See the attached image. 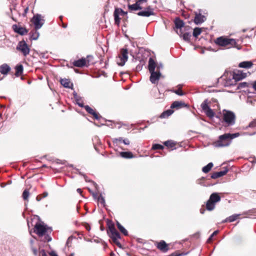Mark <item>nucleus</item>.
I'll list each match as a JSON object with an SVG mask.
<instances>
[{
    "instance_id": "f257e3e1",
    "label": "nucleus",
    "mask_w": 256,
    "mask_h": 256,
    "mask_svg": "<svg viewBox=\"0 0 256 256\" xmlns=\"http://www.w3.org/2000/svg\"><path fill=\"white\" fill-rule=\"evenodd\" d=\"M156 66V63L154 60L152 58H150L148 60V68L150 73V81L152 84H156L159 80L161 73L158 71H155Z\"/></svg>"
},
{
    "instance_id": "f03ea898",
    "label": "nucleus",
    "mask_w": 256,
    "mask_h": 256,
    "mask_svg": "<svg viewBox=\"0 0 256 256\" xmlns=\"http://www.w3.org/2000/svg\"><path fill=\"white\" fill-rule=\"evenodd\" d=\"M232 142L228 133L220 135L218 136V139L213 142L212 145L214 148H222L228 146Z\"/></svg>"
},
{
    "instance_id": "7ed1b4c3",
    "label": "nucleus",
    "mask_w": 256,
    "mask_h": 256,
    "mask_svg": "<svg viewBox=\"0 0 256 256\" xmlns=\"http://www.w3.org/2000/svg\"><path fill=\"white\" fill-rule=\"evenodd\" d=\"M46 230L47 228L46 226L40 223H38L35 225L34 232L40 237L42 238L43 236H44V238L42 239V240L44 242H50L52 238L49 236H46Z\"/></svg>"
},
{
    "instance_id": "20e7f679",
    "label": "nucleus",
    "mask_w": 256,
    "mask_h": 256,
    "mask_svg": "<svg viewBox=\"0 0 256 256\" xmlns=\"http://www.w3.org/2000/svg\"><path fill=\"white\" fill-rule=\"evenodd\" d=\"M220 200V196L218 193H212L210 196L206 203V208L209 211L212 210L215 208L216 204Z\"/></svg>"
},
{
    "instance_id": "39448f33",
    "label": "nucleus",
    "mask_w": 256,
    "mask_h": 256,
    "mask_svg": "<svg viewBox=\"0 0 256 256\" xmlns=\"http://www.w3.org/2000/svg\"><path fill=\"white\" fill-rule=\"evenodd\" d=\"M215 42L216 44L222 46H230L228 48L235 46L236 44L235 40L232 38H228L223 36L217 38L215 40Z\"/></svg>"
},
{
    "instance_id": "423d86ee",
    "label": "nucleus",
    "mask_w": 256,
    "mask_h": 256,
    "mask_svg": "<svg viewBox=\"0 0 256 256\" xmlns=\"http://www.w3.org/2000/svg\"><path fill=\"white\" fill-rule=\"evenodd\" d=\"M222 116L224 122L228 126L234 124L235 122L236 116L233 112L224 110L222 112Z\"/></svg>"
},
{
    "instance_id": "0eeeda50",
    "label": "nucleus",
    "mask_w": 256,
    "mask_h": 256,
    "mask_svg": "<svg viewBox=\"0 0 256 256\" xmlns=\"http://www.w3.org/2000/svg\"><path fill=\"white\" fill-rule=\"evenodd\" d=\"M246 74H243L241 72H238L237 74H234L232 79L230 78L226 80V82L224 83V85L225 86H230L233 84L234 82L236 80H240L246 78Z\"/></svg>"
},
{
    "instance_id": "6e6552de",
    "label": "nucleus",
    "mask_w": 256,
    "mask_h": 256,
    "mask_svg": "<svg viewBox=\"0 0 256 256\" xmlns=\"http://www.w3.org/2000/svg\"><path fill=\"white\" fill-rule=\"evenodd\" d=\"M32 22L36 30L40 28L44 23V16L40 14H36L34 16Z\"/></svg>"
},
{
    "instance_id": "1a4fd4ad",
    "label": "nucleus",
    "mask_w": 256,
    "mask_h": 256,
    "mask_svg": "<svg viewBox=\"0 0 256 256\" xmlns=\"http://www.w3.org/2000/svg\"><path fill=\"white\" fill-rule=\"evenodd\" d=\"M109 230L110 232V236L114 242L118 246L121 247V244L118 241V240L120 238V234L116 230L114 226H110Z\"/></svg>"
},
{
    "instance_id": "9d476101",
    "label": "nucleus",
    "mask_w": 256,
    "mask_h": 256,
    "mask_svg": "<svg viewBox=\"0 0 256 256\" xmlns=\"http://www.w3.org/2000/svg\"><path fill=\"white\" fill-rule=\"evenodd\" d=\"M128 52L126 49H122L121 51V54L117 59V64L120 66L124 65L126 62L128 60Z\"/></svg>"
},
{
    "instance_id": "9b49d317",
    "label": "nucleus",
    "mask_w": 256,
    "mask_h": 256,
    "mask_svg": "<svg viewBox=\"0 0 256 256\" xmlns=\"http://www.w3.org/2000/svg\"><path fill=\"white\" fill-rule=\"evenodd\" d=\"M16 49L21 52L24 56L28 54L30 48L24 41H20L18 42Z\"/></svg>"
},
{
    "instance_id": "f8f14e48",
    "label": "nucleus",
    "mask_w": 256,
    "mask_h": 256,
    "mask_svg": "<svg viewBox=\"0 0 256 256\" xmlns=\"http://www.w3.org/2000/svg\"><path fill=\"white\" fill-rule=\"evenodd\" d=\"M126 14V12H124L120 8H116L114 12V22L118 26L119 25L120 22V16L124 15Z\"/></svg>"
},
{
    "instance_id": "ddd939ff",
    "label": "nucleus",
    "mask_w": 256,
    "mask_h": 256,
    "mask_svg": "<svg viewBox=\"0 0 256 256\" xmlns=\"http://www.w3.org/2000/svg\"><path fill=\"white\" fill-rule=\"evenodd\" d=\"M140 16L148 17L154 15V10L150 6L147 7L144 10L138 13Z\"/></svg>"
},
{
    "instance_id": "4468645a",
    "label": "nucleus",
    "mask_w": 256,
    "mask_h": 256,
    "mask_svg": "<svg viewBox=\"0 0 256 256\" xmlns=\"http://www.w3.org/2000/svg\"><path fill=\"white\" fill-rule=\"evenodd\" d=\"M206 20V17L200 12H196L194 22L196 24H198L204 22Z\"/></svg>"
},
{
    "instance_id": "2eb2a0df",
    "label": "nucleus",
    "mask_w": 256,
    "mask_h": 256,
    "mask_svg": "<svg viewBox=\"0 0 256 256\" xmlns=\"http://www.w3.org/2000/svg\"><path fill=\"white\" fill-rule=\"evenodd\" d=\"M157 248L163 252H166L168 250V245L164 240H161L157 244Z\"/></svg>"
},
{
    "instance_id": "dca6fc26",
    "label": "nucleus",
    "mask_w": 256,
    "mask_h": 256,
    "mask_svg": "<svg viewBox=\"0 0 256 256\" xmlns=\"http://www.w3.org/2000/svg\"><path fill=\"white\" fill-rule=\"evenodd\" d=\"M118 154L123 158L130 159L134 158V154L130 152H120Z\"/></svg>"
},
{
    "instance_id": "f3484780",
    "label": "nucleus",
    "mask_w": 256,
    "mask_h": 256,
    "mask_svg": "<svg viewBox=\"0 0 256 256\" xmlns=\"http://www.w3.org/2000/svg\"><path fill=\"white\" fill-rule=\"evenodd\" d=\"M228 172V169L226 168L224 170H221V171H220L218 172H214L211 175V178L214 179H216V178H220V177L222 176H224L225 174H226Z\"/></svg>"
},
{
    "instance_id": "a211bd4d",
    "label": "nucleus",
    "mask_w": 256,
    "mask_h": 256,
    "mask_svg": "<svg viewBox=\"0 0 256 256\" xmlns=\"http://www.w3.org/2000/svg\"><path fill=\"white\" fill-rule=\"evenodd\" d=\"M13 29L15 32L21 35H24L28 32L27 30L25 28L18 26L17 25H14Z\"/></svg>"
},
{
    "instance_id": "6ab92c4d",
    "label": "nucleus",
    "mask_w": 256,
    "mask_h": 256,
    "mask_svg": "<svg viewBox=\"0 0 256 256\" xmlns=\"http://www.w3.org/2000/svg\"><path fill=\"white\" fill-rule=\"evenodd\" d=\"M164 144L168 148L174 150L176 148V142L172 140H168L164 142Z\"/></svg>"
},
{
    "instance_id": "aec40b11",
    "label": "nucleus",
    "mask_w": 256,
    "mask_h": 256,
    "mask_svg": "<svg viewBox=\"0 0 256 256\" xmlns=\"http://www.w3.org/2000/svg\"><path fill=\"white\" fill-rule=\"evenodd\" d=\"M186 104L182 101H175L171 105L170 108H176L177 109L180 108L182 107H185Z\"/></svg>"
},
{
    "instance_id": "412c9836",
    "label": "nucleus",
    "mask_w": 256,
    "mask_h": 256,
    "mask_svg": "<svg viewBox=\"0 0 256 256\" xmlns=\"http://www.w3.org/2000/svg\"><path fill=\"white\" fill-rule=\"evenodd\" d=\"M74 65L77 67H82L86 64V60L85 58H82L76 60L73 63Z\"/></svg>"
},
{
    "instance_id": "4be33fe9",
    "label": "nucleus",
    "mask_w": 256,
    "mask_h": 256,
    "mask_svg": "<svg viewBox=\"0 0 256 256\" xmlns=\"http://www.w3.org/2000/svg\"><path fill=\"white\" fill-rule=\"evenodd\" d=\"M10 70V67L7 64H3L0 66V72L4 74H6Z\"/></svg>"
},
{
    "instance_id": "5701e85b",
    "label": "nucleus",
    "mask_w": 256,
    "mask_h": 256,
    "mask_svg": "<svg viewBox=\"0 0 256 256\" xmlns=\"http://www.w3.org/2000/svg\"><path fill=\"white\" fill-rule=\"evenodd\" d=\"M253 65L251 61H244L239 64L238 66L242 68H249Z\"/></svg>"
},
{
    "instance_id": "b1692460",
    "label": "nucleus",
    "mask_w": 256,
    "mask_h": 256,
    "mask_svg": "<svg viewBox=\"0 0 256 256\" xmlns=\"http://www.w3.org/2000/svg\"><path fill=\"white\" fill-rule=\"evenodd\" d=\"M60 83L64 87L66 88H70L72 86V84L68 79H61Z\"/></svg>"
},
{
    "instance_id": "393cba45",
    "label": "nucleus",
    "mask_w": 256,
    "mask_h": 256,
    "mask_svg": "<svg viewBox=\"0 0 256 256\" xmlns=\"http://www.w3.org/2000/svg\"><path fill=\"white\" fill-rule=\"evenodd\" d=\"M86 110L90 114H92L96 119L98 120L99 116L98 114L94 110L88 106H85Z\"/></svg>"
},
{
    "instance_id": "a878e982",
    "label": "nucleus",
    "mask_w": 256,
    "mask_h": 256,
    "mask_svg": "<svg viewBox=\"0 0 256 256\" xmlns=\"http://www.w3.org/2000/svg\"><path fill=\"white\" fill-rule=\"evenodd\" d=\"M128 8L130 10H136L142 9V6L141 5H140L136 0L135 4L131 5H128Z\"/></svg>"
},
{
    "instance_id": "bb28decb",
    "label": "nucleus",
    "mask_w": 256,
    "mask_h": 256,
    "mask_svg": "<svg viewBox=\"0 0 256 256\" xmlns=\"http://www.w3.org/2000/svg\"><path fill=\"white\" fill-rule=\"evenodd\" d=\"M116 225L118 226V229L120 230V231L122 233L124 236H128V231L126 230V228L117 222H116Z\"/></svg>"
},
{
    "instance_id": "cd10ccee",
    "label": "nucleus",
    "mask_w": 256,
    "mask_h": 256,
    "mask_svg": "<svg viewBox=\"0 0 256 256\" xmlns=\"http://www.w3.org/2000/svg\"><path fill=\"white\" fill-rule=\"evenodd\" d=\"M240 214H234V215H232L228 218H226L224 221L223 222H234V220H236L237 218H238V216H240Z\"/></svg>"
},
{
    "instance_id": "c85d7f7f",
    "label": "nucleus",
    "mask_w": 256,
    "mask_h": 256,
    "mask_svg": "<svg viewBox=\"0 0 256 256\" xmlns=\"http://www.w3.org/2000/svg\"><path fill=\"white\" fill-rule=\"evenodd\" d=\"M174 112V110H168L163 112L160 117L161 118H166L170 116Z\"/></svg>"
},
{
    "instance_id": "c756f323",
    "label": "nucleus",
    "mask_w": 256,
    "mask_h": 256,
    "mask_svg": "<svg viewBox=\"0 0 256 256\" xmlns=\"http://www.w3.org/2000/svg\"><path fill=\"white\" fill-rule=\"evenodd\" d=\"M174 23H175V26H176V28H182L184 26V22H183L180 20V18H176L175 20V22H174Z\"/></svg>"
},
{
    "instance_id": "7c9ffc66",
    "label": "nucleus",
    "mask_w": 256,
    "mask_h": 256,
    "mask_svg": "<svg viewBox=\"0 0 256 256\" xmlns=\"http://www.w3.org/2000/svg\"><path fill=\"white\" fill-rule=\"evenodd\" d=\"M213 166V164L212 162H210L206 166L203 167L202 170L204 173L208 172Z\"/></svg>"
},
{
    "instance_id": "2f4dec72",
    "label": "nucleus",
    "mask_w": 256,
    "mask_h": 256,
    "mask_svg": "<svg viewBox=\"0 0 256 256\" xmlns=\"http://www.w3.org/2000/svg\"><path fill=\"white\" fill-rule=\"evenodd\" d=\"M16 75L17 76H18L22 74V71H23V66L22 65L20 64V65L17 66H16Z\"/></svg>"
},
{
    "instance_id": "473e14b6",
    "label": "nucleus",
    "mask_w": 256,
    "mask_h": 256,
    "mask_svg": "<svg viewBox=\"0 0 256 256\" xmlns=\"http://www.w3.org/2000/svg\"><path fill=\"white\" fill-rule=\"evenodd\" d=\"M123 138L120 137L118 138H114L112 139V142L115 146H118L120 143L122 142Z\"/></svg>"
},
{
    "instance_id": "72a5a7b5",
    "label": "nucleus",
    "mask_w": 256,
    "mask_h": 256,
    "mask_svg": "<svg viewBox=\"0 0 256 256\" xmlns=\"http://www.w3.org/2000/svg\"><path fill=\"white\" fill-rule=\"evenodd\" d=\"M204 112L206 115L210 118H212L214 116V112L210 108H208Z\"/></svg>"
},
{
    "instance_id": "f704fd0d",
    "label": "nucleus",
    "mask_w": 256,
    "mask_h": 256,
    "mask_svg": "<svg viewBox=\"0 0 256 256\" xmlns=\"http://www.w3.org/2000/svg\"><path fill=\"white\" fill-rule=\"evenodd\" d=\"M98 201L99 204H101V206L103 207H104L106 206V202H105V200L104 197L102 196V194H100L98 199Z\"/></svg>"
},
{
    "instance_id": "c9c22d12",
    "label": "nucleus",
    "mask_w": 256,
    "mask_h": 256,
    "mask_svg": "<svg viewBox=\"0 0 256 256\" xmlns=\"http://www.w3.org/2000/svg\"><path fill=\"white\" fill-rule=\"evenodd\" d=\"M201 32H202V29L199 28H196L194 30L193 36L194 37H197L201 34Z\"/></svg>"
},
{
    "instance_id": "e433bc0d",
    "label": "nucleus",
    "mask_w": 256,
    "mask_h": 256,
    "mask_svg": "<svg viewBox=\"0 0 256 256\" xmlns=\"http://www.w3.org/2000/svg\"><path fill=\"white\" fill-rule=\"evenodd\" d=\"M201 107L202 109V110L205 112L206 110H208V108H210L208 106V100H205L201 104Z\"/></svg>"
},
{
    "instance_id": "4c0bfd02",
    "label": "nucleus",
    "mask_w": 256,
    "mask_h": 256,
    "mask_svg": "<svg viewBox=\"0 0 256 256\" xmlns=\"http://www.w3.org/2000/svg\"><path fill=\"white\" fill-rule=\"evenodd\" d=\"M182 36V37L184 40L186 42H189L191 37V35L190 33L186 32Z\"/></svg>"
},
{
    "instance_id": "58836bf2",
    "label": "nucleus",
    "mask_w": 256,
    "mask_h": 256,
    "mask_svg": "<svg viewBox=\"0 0 256 256\" xmlns=\"http://www.w3.org/2000/svg\"><path fill=\"white\" fill-rule=\"evenodd\" d=\"M36 30L32 32L31 36V38L33 40H36L39 36V32Z\"/></svg>"
},
{
    "instance_id": "ea45409f",
    "label": "nucleus",
    "mask_w": 256,
    "mask_h": 256,
    "mask_svg": "<svg viewBox=\"0 0 256 256\" xmlns=\"http://www.w3.org/2000/svg\"><path fill=\"white\" fill-rule=\"evenodd\" d=\"M164 148V146L160 144H154L152 148V150H162Z\"/></svg>"
},
{
    "instance_id": "a19ab883",
    "label": "nucleus",
    "mask_w": 256,
    "mask_h": 256,
    "mask_svg": "<svg viewBox=\"0 0 256 256\" xmlns=\"http://www.w3.org/2000/svg\"><path fill=\"white\" fill-rule=\"evenodd\" d=\"M228 136L230 137L231 142H232V139L239 136L240 135V134L238 132L235 133V134H232L228 133Z\"/></svg>"
},
{
    "instance_id": "79ce46f5",
    "label": "nucleus",
    "mask_w": 256,
    "mask_h": 256,
    "mask_svg": "<svg viewBox=\"0 0 256 256\" xmlns=\"http://www.w3.org/2000/svg\"><path fill=\"white\" fill-rule=\"evenodd\" d=\"M29 192L28 190H25L22 193V198L24 200H27L29 196Z\"/></svg>"
},
{
    "instance_id": "37998d69",
    "label": "nucleus",
    "mask_w": 256,
    "mask_h": 256,
    "mask_svg": "<svg viewBox=\"0 0 256 256\" xmlns=\"http://www.w3.org/2000/svg\"><path fill=\"white\" fill-rule=\"evenodd\" d=\"M74 98H76V100L77 104H78V106H80V107H83L84 106L83 104L78 102V98L77 94L76 93H74Z\"/></svg>"
},
{
    "instance_id": "c03bdc74",
    "label": "nucleus",
    "mask_w": 256,
    "mask_h": 256,
    "mask_svg": "<svg viewBox=\"0 0 256 256\" xmlns=\"http://www.w3.org/2000/svg\"><path fill=\"white\" fill-rule=\"evenodd\" d=\"M162 68H163V66L161 63H160L159 64H156V70L160 72V70Z\"/></svg>"
},
{
    "instance_id": "a18cd8bd",
    "label": "nucleus",
    "mask_w": 256,
    "mask_h": 256,
    "mask_svg": "<svg viewBox=\"0 0 256 256\" xmlns=\"http://www.w3.org/2000/svg\"><path fill=\"white\" fill-rule=\"evenodd\" d=\"M248 126L250 128H254V127L256 126V120H254L252 122H251L250 123Z\"/></svg>"
},
{
    "instance_id": "49530a36",
    "label": "nucleus",
    "mask_w": 256,
    "mask_h": 256,
    "mask_svg": "<svg viewBox=\"0 0 256 256\" xmlns=\"http://www.w3.org/2000/svg\"><path fill=\"white\" fill-rule=\"evenodd\" d=\"M122 143L124 144L125 145H129L130 144V142L128 139L126 138V139H123Z\"/></svg>"
},
{
    "instance_id": "de8ad7c7",
    "label": "nucleus",
    "mask_w": 256,
    "mask_h": 256,
    "mask_svg": "<svg viewBox=\"0 0 256 256\" xmlns=\"http://www.w3.org/2000/svg\"><path fill=\"white\" fill-rule=\"evenodd\" d=\"M137 1L138 3H139V4L142 6L144 3L146 2L148 0H137Z\"/></svg>"
},
{
    "instance_id": "09e8293b",
    "label": "nucleus",
    "mask_w": 256,
    "mask_h": 256,
    "mask_svg": "<svg viewBox=\"0 0 256 256\" xmlns=\"http://www.w3.org/2000/svg\"><path fill=\"white\" fill-rule=\"evenodd\" d=\"M42 195V198H46L48 196V192H43Z\"/></svg>"
},
{
    "instance_id": "8fccbe9b",
    "label": "nucleus",
    "mask_w": 256,
    "mask_h": 256,
    "mask_svg": "<svg viewBox=\"0 0 256 256\" xmlns=\"http://www.w3.org/2000/svg\"><path fill=\"white\" fill-rule=\"evenodd\" d=\"M218 232V230H215L212 234L211 237H213L214 236L217 234Z\"/></svg>"
},
{
    "instance_id": "3c124183",
    "label": "nucleus",
    "mask_w": 256,
    "mask_h": 256,
    "mask_svg": "<svg viewBox=\"0 0 256 256\" xmlns=\"http://www.w3.org/2000/svg\"><path fill=\"white\" fill-rule=\"evenodd\" d=\"M252 88L255 90H256V80L253 82Z\"/></svg>"
},
{
    "instance_id": "603ef678",
    "label": "nucleus",
    "mask_w": 256,
    "mask_h": 256,
    "mask_svg": "<svg viewBox=\"0 0 256 256\" xmlns=\"http://www.w3.org/2000/svg\"><path fill=\"white\" fill-rule=\"evenodd\" d=\"M176 94H178V95H180V96H182L183 95V93L182 92H180L179 90H176Z\"/></svg>"
},
{
    "instance_id": "864d4df0",
    "label": "nucleus",
    "mask_w": 256,
    "mask_h": 256,
    "mask_svg": "<svg viewBox=\"0 0 256 256\" xmlns=\"http://www.w3.org/2000/svg\"><path fill=\"white\" fill-rule=\"evenodd\" d=\"M32 251H33L34 254V255L36 256L38 254V252H37L36 249L32 248Z\"/></svg>"
},
{
    "instance_id": "5fc2aeb1",
    "label": "nucleus",
    "mask_w": 256,
    "mask_h": 256,
    "mask_svg": "<svg viewBox=\"0 0 256 256\" xmlns=\"http://www.w3.org/2000/svg\"><path fill=\"white\" fill-rule=\"evenodd\" d=\"M50 255L51 256H58V254H57L56 252H52L50 254Z\"/></svg>"
},
{
    "instance_id": "6e6d98bb",
    "label": "nucleus",
    "mask_w": 256,
    "mask_h": 256,
    "mask_svg": "<svg viewBox=\"0 0 256 256\" xmlns=\"http://www.w3.org/2000/svg\"><path fill=\"white\" fill-rule=\"evenodd\" d=\"M40 252L42 253V256H46L44 250H42Z\"/></svg>"
},
{
    "instance_id": "4d7b16f0",
    "label": "nucleus",
    "mask_w": 256,
    "mask_h": 256,
    "mask_svg": "<svg viewBox=\"0 0 256 256\" xmlns=\"http://www.w3.org/2000/svg\"><path fill=\"white\" fill-rule=\"evenodd\" d=\"M213 237H211V236H210V238H208V240H207V242H211V240H212V238Z\"/></svg>"
},
{
    "instance_id": "13d9d810",
    "label": "nucleus",
    "mask_w": 256,
    "mask_h": 256,
    "mask_svg": "<svg viewBox=\"0 0 256 256\" xmlns=\"http://www.w3.org/2000/svg\"><path fill=\"white\" fill-rule=\"evenodd\" d=\"M76 191L78 193H79L80 194H82V190L80 188H78Z\"/></svg>"
},
{
    "instance_id": "bf43d9fd",
    "label": "nucleus",
    "mask_w": 256,
    "mask_h": 256,
    "mask_svg": "<svg viewBox=\"0 0 256 256\" xmlns=\"http://www.w3.org/2000/svg\"><path fill=\"white\" fill-rule=\"evenodd\" d=\"M42 198H40L39 196H37L36 198V200L37 201L39 202L41 200Z\"/></svg>"
},
{
    "instance_id": "052dcab7",
    "label": "nucleus",
    "mask_w": 256,
    "mask_h": 256,
    "mask_svg": "<svg viewBox=\"0 0 256 256\" xmlns=\"http://www.w3.org/2000/svg\"><path fill=\"white\" fill-rule=\"evenodd\" d=\"M240 86H244L246 85V83L245 82H244V83H241L240 84Z\"/></svg>"
},
{
    "instance_id": "680f3d73",
    "label": "nucleus",
    "mask_w": 256,
    "mask_h": 256,
    "mask_svg": "<svg viewBox=\"0 0 256 256\" xmlns=\"http://www.w3.org/2000/svg\"><path fill=\"white\" fill-rule=\"evenodd\" d=\"M200 212L201 214H203L204 213V210H200Z\"/></svg>"
},
{
    "instance_id": "e2e57ef3",
    "label": "nucleus",
    "mask_w": 256,
    "mask_h": 256,
    "mask_svg": "<svg viewBox=\"0 0 256 256\" xmlns=\"http://www.w3.org/2000/svg\"><path fill=\"white\" fill-rule=\"evenodd\" d=\"M84 177L85 180H86V181H87V180H87V177H86V176H84Z\"/></svg>"
},
{
    "instance_id": "0e129e2a",
    "label": "nucleus",
    "mask_w": 256,
    "mask_h": 256,
    "mask_svg": "<svg viewBox=\"0 0 256 256\" xmlns=\"http://www.w3.org/2000/svg\"><path fill=\"white\" fill-rule=\"evenodd\" d=\"M256 162V161H254V160L252 161V164H254V162Z\"/></svg>"
},
{
    "instance_id": "69168bd1",
    "label": "nucleus",
    "mask_w": 256,
    "mask_h": 256,
    "mask_svg": "<svg viewBox=\"0 0 256 256\" xmlns=\"http://www.w3.org/2000/svg\"><path fill=\"white\" fill-rule=\"evenodd\" d=\"M28 10V8H26V10H25V12H26V11Z\"/></svg>"
},
{
    "instance_id": "338daca9",
    "label": "nucleus",
    "mask_w": 256,
    "mask_h": 256,
    "mask_svg": "<svg viewBox=\"0 0 256 256\" xmlns=\"http://www.w3.org/2000/svg\"><path fill=\"white\" fill-rule=\"evenodd\" d=\"M26 166V162L24 163L23 166Z\"/></svg>"
},
{
    "instance_id": "774afa93",
    "label": "nucleus",
    "mask_w": 256,
    "mask_h": 256,
    "mask_svg": "<svg viewBox=\"0 0 256 256\" xmlns=\"http://www.w3.org/2000/svg\"><path fill=\"white\" fill-rule=\"evenodd\" d=\"M114 254V253L113 252H112L111 253V255H113Z\"/></svg>"
}]
</instances>
